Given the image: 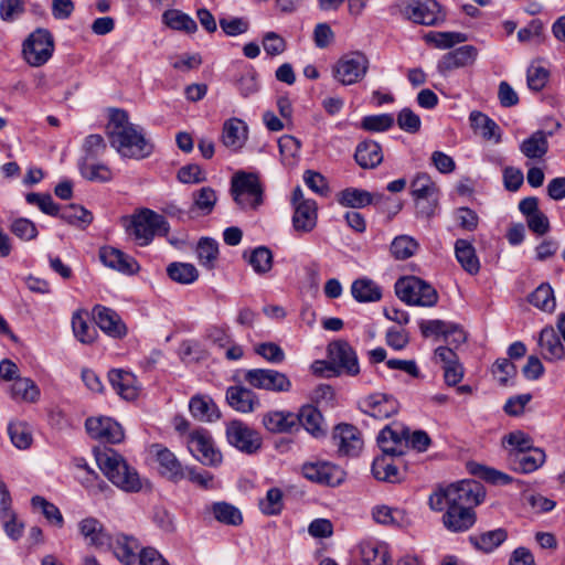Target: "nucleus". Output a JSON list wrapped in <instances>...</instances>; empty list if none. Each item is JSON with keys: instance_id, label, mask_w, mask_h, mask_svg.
Listing matches in <instances>:
<instances>
[{"instance_id": "obj_1", "label": "nucleus", "mask_w": 565, "mask_h": 565, "mask_svg": "<svg viewBox=\"0 0 565 565\" xmlns=\"http://www.w3.org/2000/svg\"><path fill=\"white\" fill-rule=\"evenodd\" d=\"M107 136L110 146L122 157L141 159L152 151L151 145L145 138L142 128L131 124L127 111L122 109L110 111Z\"/></svg>"}, {"instance_id": "obj_2", "label": "nucleus", "mask_w": 565, "mask_h": 565, "mask_svg": "<svg viewBox=\"0 0 565 565\" xmlns=\"http://www.w3.org/2000/svg\"><path fill=\"white\" fill-rule=\"evenodd\" d=\"M484 490L476 480H461L429 497V505L435 511L450 508H475L484 499Z\"/></svg>"}, {"instance_id": "obj_3", "label": "nucleus", "mask_w": 565, "mask_h": 565, "mask_svg": "<svg viewBox=\"0 0 565 565\" xmlns=\"http://www.w3.org/2000/svg\"><path fill=\"white\" fill-rule=\"evenodd\" d=\"M96 461L99 469L119 489L126 492H138L141 480L136 469L130 467L124 457L113 449L97 454Z\"/></svg>"}, {"instance_id": "obj_4", "label": "nucleus", "mask_w": 565, "mask_h": 565, "mask_svg": "<svg viewBox=\"0 0 565 565\" xmlns=\"http://www.w3.org/2000/svg\"><path fill=\"white\" fill-rule=\"evenodd\" d=\"M396 296L406 305L434 307L438 301L436 289L416 276H406L395 282Z\"/></svg>"}, {"instance_id": "obj_5", "label": "nucleus", "mask_w": 565, "mask_h": 565, "mask_svg": "<svg viewBox=\"0 0 565 565\" xmlns=\"http://www.w3.org/2000/svg\"><path fill=\"white\" fill-rule=\"evenodd\" d=\"M231 193L243 210H256L263 204L264 188L256 173L239 171L231 182Z\"/></svg>"}, {"instance_id": "obj_6", "label": "nucleus", "mask_w": 565, "mask_h": 565, "mask_svg": "<svg viewBox=\"0 0 565 565\" xmlns=\"http://www.w3.org/2000/svg\"><path fill=\"white\" fill-rule=\"evenodd\" d=\"M370 68L369 57L361 51H353L343 54L331 67L333 79L343 85L350 86L360 83Z\"/></svg>"}, {"instance_id": "obj_7", "label": "nucleus", "mask_w": 565, "mask_h": 565, "mask_svg": "<svg viewBox=\"0 0 565 565\" xmlns=\"http://www.w3.org/2000/svg\"><path fill=\"white\" fill-rule=\"evenodd\" d=\"M127 230L130 231L136 241L139 242V245L142 246L148 245L154 235H167L169 225L164 216L152 210L142 209L131 217Z\"/></svg>"}, {"instance_id": "obj_8", "label": "nucleus", "mask_w": 565, "mask_h": 565, "mask_svg": "<svg viewBox=\"0 0 565 565\" xmlns=\"http://www.w3.org/2000/svg\"><path fill=\"white\" fill-rule=\"evenodd\" d=\"M53 51L52 34L45 29H38L24 41L22 52L28 64L39 67L51 58Z\"/></svg>"}, {"instance_id": "obj_9", "label": "nucleus", "mask_w": 565, "mask_h": 565, "mask_svg": "<svg viewBox=\"0 0 565 565\" xmlns=\"http://www.w3.org/2000/svg\"><path fill=\"white\" fill-rule=\"evenodd\" d=\"M411 192L420 213L429 217L438 203L439 189L427 173H418L412 180Z\"/></svg>"}, {"instance_id": "obj_10", "label": "nucleus", "mask_w": 565, "mask_h": 565, "mask_svg": "<svg viewBox=\"0 0 565 565\" xmlns=\"http://www.w3.org/2000/svg\"><path fill=\"white\" fill-rule=\"evenodd\" d=\"M247 384L257 390L275 393L289 392L291 382L285 373L273 369H250L245 372Z\"/></svg>"}, {"instance_id": "obj_11", "label": "nucleus", "mask_w": 565, "mask_h": 565, "mask_svg": "<svg viewBox=\"0 0 565 565\" xmlns=\"http://www.w3.org/2000/svg\"><path fill=\"white\" fill-rule=\"evenodd\" d=\"M403 13L413 22L423 25H436L445 20L436 0H402Z\"/></svg>"}, {"instance_id": "obj_12", "label": "nucleus", "mask_w": 565, "mask_h": 565, "mask_svg": "<svg viewBox=\"0 0 565 565\" xmlns=\"http://www.w3.org/2000/svg\"><path fill=\"white\" fill-rule=\"evenodd\" d=\"M188 449L205 466L216 467L222 462V454L214 447L212 436L206 429H195L189 435Z\"/></svg>"}, {"instance_id": "obj_13", "label": "nucleus", "mask_w": 565, "mask_h": 565, "mask_svg": "<svg viewBox=\"0 0 565 565\" xmlns=\"http://www.w3.org/2000/svg\"><path fill=\"white\" fill-rule=\"evenodd\" d=\"M226 438L233 447L248 455L257 452L263 444L258 431L237 419L227 424Z\"/></svg>"}, {"instance_id": "obj_14", "label": "nucleus", "mask_w": 565, "mask_h": 565, "mask_svg": "<svg viewBox=\"0 0 565 565\" xmlns=\"http://www.w3.org/2000/svg\"><path fill=\"white\" fill-rule=\"evenodd\" d=\"M302 475L310 481L331 487L341 484L345 479L344 470L329 461L307 462L302 466Z\"/></svg>"}, {"instance_id": "obj_15", "label": "nucleus", "mask_w": 565, "mask_h": 565, "mask_svg": "<svg viewBox=\"0 0 565 565\" xmlns=\"http://www.w3.org/2000/svg\"><path fill=\"white\" fill-rule=\"evenodd\" d=\"M85 427L92 438L105 443L117 444L125 436L121 426L109 417L88 418Z\"/></svg>"}, {"instance_id": "obj_16", "label": "nucleus", "mask_w": 565, "mask_h": 565, "mask_svg": "<svg viewBox=\"0 0 565 565\" xmlns=\"http://www.w3.org/2000/svg\"><path fill=\"white\" fill-rule=\"evenodd\" d=\"M333 441L343 456H358L363 447L359 429L350 424H340L333 431Z\"/></svg>"}, {"instance_id": "obj_17", "label": "nucleus", "mask_w": 565, "mask_h": 565, "mask_svg": "<svg viewBox=\"0 0 565 565\" xmlns=\"http://www.w3.org/2000/svg\"><path fill=\"white\" fill-rule=\"evenodd\" d=\"M161 476L178 482L185 477V470L175 455L168 448L156 444L151 446Z\"/></svg>"}, {"instance_id": "obj_18", "label": "nucleus", "mask_w": 565, "mask_h": 565, "mask_svg": "<svg viewBox=\"0 0 565 565\" xmlns=\"http://www.w3.org/2000/svg\"><path fill=\"white\" fill-rule=\"evenodd\" d=\"M359 405L363 413L377 419L388 418L398 411L397 401L382 393L366 396L360 401Z\"/></svg>"}, {"instance_id": "obj_19", "label": "nucleus", "mask_w": 565, "mask_h": 565, "mask_svg": "<svg viewBox=\"0 0 565 565\" xmlns=\"http://www.w3.org/2000/svg\"><path fill=\"white\" fill-rule=\"evenodd\" d=\"M225 398L231 408L243 414L253 413L260 406L257 394L243 385L227 387Z\"/></svg>"}, {"instance_id": "obj_20", "label": "nucleus", "mask_w": 565, "mask_h": 565, "mask_svg": "<svg viewBox=\"0 0 565 565\" xmlns=\"http://www.w3.org/2000/svg\"><path fill=\"white\" fill-rule=\"evenodd\" d=\"M330 360L349 375L360 372L355 351L347 341H334L329 344Z\"/></svg>"}, {"instance_id": "obj_21", "label": "nucleus", "mask_w": 565, "mask_h": 565, "mask_svg": "<svg viewBox=\"0 0 565 565\" xmlns=\"http://www.w3.org/2000/svg\"><path fill=\"white\" fill-rule=\"evenodd\" d=\"M81 535L87 541L88 545L98 550L111 547V535H109L99 520L93 516L83 519L78 523Z\"/></svg>"}, {"instance_id": "obj_22", "label": "nucleus", "mask_w": 565, "mask_h": 565, "mask_svg": "<svg viewBox=\"0 0 565 565\" xmlns=\"http://www.w3.org/2000/svg\"><path fill=\"white\" fill-rule=\"evenodd\" d=\"M99 258L105 266L122 274L132 275L139 270V264L132 256L111 246L102 247Z\"/></svg>"}, {"instance_id": "obj_23", "label": "nucleus", "mask_w": 565, "mask_h": 565, "mask_svg": "<svg viewBox=\"0 0 565 565\" xmlns=\"http://www.w3.org/2000/svg\"><path fill=\"white\" fill-rule=\"evenodd\" d=\"M408 428L385 426L377 437L382 452L404 455L407 449Z\"/></svg>"}, {"instance_id": "obj_24", "label": "nucleus", "mask_w": 565, "mask_h": 565, "mask_svg": "<svg viewBox=\"0 0 565 565\" xmlns=\"http://www.w3.org/2000/svg\"><path fill=\"white\" fill-rule=\"evenodd\" d=\"M93 317L96 324L108 335L113 338L126 335L127 328L115 310L96 305L93 308Z\"/></svg>"}, {"instance_id": "obj_25", "label": "nucleus", "mask_w": 565, "mask_h": 565, "mask_svg": "<svg viewBox=\"0 0 565 565\" xmlns=\"http://www.w3.org/2000/svg\"><path fill=\"white\" fill-rule=\"evenodd\" d=\"M402 455H392L383 452L376 457L372 463V473L379 481L396 483L404 479V472L397 467L395 457Z\"/></svg>"}, {"instance_id": "obj_26", "label": "nucleus", "mask_w": 565, "mask_h": 565, "mask_svg": "<svg viewBox=\"0 0 565 565\" xmlns=\"http://www.w3.org/2000/svg\"><path fill=\"white\" fill-rule=\"evenodd\" d=\"M435 356L443 362L444 377L448 385H457L463 377V367L459 363L456 352L448 347H438Z\"/></svg>"}, {"instance_id": "obj_27", "label": "nucleus", "mask_w": 565, "mask_h": 565, "mask_svg": "<svg viewBox=\"0 0 565 565\" xmlns=\"http://www.w3.org/2000/svg\"><path fill=\"white\" fill-rule=\"evenodd\" d=\"M443 515L445 527L451 532H465L476 522L473 508H450L446 507Z\"/></svg>"}, {"instance_id": "obj_28", "label": "nucleus", "mask_w": 565, "mask_h": 565, "mask_svg": "<svg viewBox=\"0 0 565 565\" xmlns=\"http://www.w3.org/2000/svg\"><path fill=\"white\" fill-rule=\"evenodd\" d=\"M540 354L547 362L559 361L565 358V348L551 327L544 328L539 338Z\"/></svg>"}, {"instance_id": "obj_29", "label": "nucleus", "mask_w": 565, "mask_h": 565, "mask_svg": "<svg viewBox=\"0 0 565 565\" xmlns=\"http://www.w3.org/2000/svg\"><path fill=\"white\" fill-rule=\"evenodd\" d=\"M140 547L135 536L119 533L115 537L111 536V547L108 550H113L115 556L125 565H134Z\"/></svg>"}, {"instance_id": "obj_30", "label": "nucleus", "mask_w": 565, "mask_h": 565, "mask_svg": "<svg viewBox=\"0 0 565 565\" xmlns=\"http://www.w3.org/2000/svg\"><path fill=\"white\" fill-rule=\"evenodd\" d=\"M383 199V194L371 193L358 188H347L338 193V202L342 206L352 209H362L371 204H376Z\"/></svg>"}, {"instance_id": "obj_31", "label": "nucleus", "mask_w": 565, "mask_h": 565, "mask_svg": "<svg viewBox=\"0 0 565 565\" xmlns=\"http://www.w3.org/2000/svg\"><path fill=\"white\" fill-rule=\"evenodd\" d=\"M108 380L117 394L127 401H132L138 396V385L136 376L124 370H111L108 373Z\"/></svg>"}, {"instance_id": "obj_32", "label": "nucleus", "mask_w": 565, "mask_h": 565, "mask_svg": "<svg viewBox=\"0 0 565 565\" xmlns=\"http://www.w3.org/2000/svg\"><path fill=\"white\" fill-rule=\"evenodd\" d=\"M193 418L203 423H213L221 417V412L214 401L207 395H194L189 402Z\"/></svg>"}, {"instance_id": "obj_33", "label": "nucleus", "mask_w": 565, "mask_h": 565, "mask_svg": "<svg viewBox=\"0 0 565 565\" xmlns=\"http://www.w3.org/2000/svg\"><path fill=\"white\" fill-rule=\"evenodd\" d=\"M478 55V50L473 45H462L443 56L438 64L441 72L463 67L472 64Z\"/></svg>"}, {"instance_id": "obj_34", "label": "nucleus", "mask_w": 565, "mask_h": 565, "mask_svg": "<svg viewBox=\"0 0 565 565\" xmlns=\"http://www.w3.org/2000/svg\"><path fill=\"white\" fill-rule=\"evenodd\" d=\"M292 225L297 232H311L317 225V204L313 200H307L296 205L292 215Z\"/></svg>"}, {"instance_id": "obj_35", "label": "nucleus", "mask_w": 565, "mask_h": 565, "mask_svg": "<svg viewBox=\"0 0 565 565\" xmlns=\"http://www.w3.org/2000/svg\"><path fill=\"white\" fill-rule=\"evenodd\" d=\"M545 460V451L541 448H535L520 455L515 454L514 457L509 459V463L511 468L516 472L531 473L542 467Z\"/></svg>"}, {"instance_id": "obj_36", "label": "nucleus", "mask_w": 565, "mask_h": 565, "mask_svg": "<svg viewBox=\"0 0 565 565\" xmlns=\"http://www.w3.org/2000/svg\"><path fill=\"white\" fill-rule=\"evenodd\" d=\"M297 424L296 414L287 411H270L263 416L264 427L275 434L289 433Z\"/></svg>"}, {"instance_id": "obj_37", "label": "nucleus", "mask_w": 565, "mask_h": 565, "mask_svg": "<svg viewBox=\"0 0 565 565\" xmlns=\"http://www.w3.org/2000/svg\"><path fill=\"white\" fill-rule=\"evenodd\" d=\"M359 548L363 565H391L386 544L376 541H364Z\"/></svg>"}, {"instance_id": "obj_38", "label": "nucleus", "mask_w": 565, "mask_h": 565, "mask_svg": "<svg viewBox=\"0 0 565 565\" xmlns=\"http://www.w3.org/2000/svg\"><path fill=\"white\" fill-rule=\"evenodd\" d=\"M356 163L363 169H373L383 161V153L380 143L365 140L358 145L355 154Z\"/></svg>"}, {"instance_id": "obj_39", "label": "nucleus", "mask_w": 565, "mask_h": 565, "mask_svg": "<svg viewBox=\"0 0 565 565\" xmlns=\"http://www.w3.org/2000/svg\"><path fill=\"white\" fill-rule=\"evenodd\" d=\"M455 255L462 269L470 275H477L480 270V262L473 245L467 239L459 238L455 243Z\"/></svg>"}, {"instance_id": "obj_40", "label": "nucleus", "mask_w": 565, "mask_h": 565, "mask_svg": "<svg viewBox=\"0 0 565 565\" xmlns=\"http://www.w3.org/2000/svg\"><path fill=\"white\" fill-rule=\"evenodd\" d=\"M247 139V127L244 121L231 118L224 122L222 140L226 147L239 149Z\"/></svg>"}, {"instance_id": "obj_41", "label": "nucleus", "mask_w": 565, "mask_h": 565, "mask_svg": "<svg viewBox=\"0 0 565 565\" xmlns=\"http://www.w3.org/2000/svg\"><path fill=\"white\" fill-rule=\"evenodd\" d=\"M471 128L486 140L501 141L500 128L497 122L480 111H472L469 116Z\"/></svg>"}, {"instance_id": "obj_42", "label": "nucleus", "mask_w": 565, "mask_h": 565, "mask_svg": "<svg viewBox=\"0 0 565 565\" xmlns=\"http://www.w3.org/2000/svg\"><path fill=\"white\" fill-rule=\"evenodd\" d=\"M40 395L39 386L30 377H17L10 386V396L17 402L35 403Z\"/></svg>"}, {"instance_id": "obj_43", "label": "nucleus", "mask_w": 565, "mask_h": 565, "mask_svg": "<svg viewBox=\"0 0 565 565\" xmlns=\"http://www.w3.org/2000/svg\"><path fill=\"white\" fill-rule=\"evenodd\" d=\"M296 416L298 417V423L312 436L319 437L324 434L322 415L313 405L302 406Z\"/></svg>"}, {"instance_id": "obj_44", "label": "nucleus", "mask_w": 565, "mask_h": 565, "mask_svg": "<svg viewBox=\"0 0 565 565\" xmlns=\"http://www.w3.org/2000/svg\"><path fill=\"white\" fill-rule=\"evenodd\" d=\"M351 294L359 302L379 301L382 297L381 288L371 279L361 278L353 281Z\"/></svg>"}, {"instance_id": "obj_45", "label": "nucleus", "mask_w": 565, "mask_h": 565, "mask_svg": "<svg viewBox=\"0 0 565 565\" xmlns=\"http://www.w3.org/2000/svg\"><path fill=\"white\" fill-rule=\"evenodd\" d=\"M373 519L376 523L384 525L404 526L409 523V519L405 511L393 509L387 505H376L372 511Z\"/></svg>"}, {"instance_id": "obj_46", "label": "nucleus", "mask_w": 565, "mask_h": 565, "mask_svg": "<svg viewBox=\"0 0 565 565\" xmlns=\"http://www.w3.org/2000/svg\"><path fill=\"white\" fill-rule=\"evenodd\" d=\"M548 149V142L543 131H535L523 140L520 150L529 159L543 158Z\"/></svg>"}, {"instance_id": "obj_47", "label": "nucleus", "mask_w": 565, "mask_h": 565, "mask_svg": "<svg viewBox=\"0 0 565 565\" xmlns=\"http://www.w3.org/2000/svg\"><path fill=\"white\" fill-rule=\"evenodd\" d=\"M243 257L258 275L267 274L273 267V253L265 246H258L249 254L244 253Z\"/></svg>"}, {"instance_id": "obj_48", "label": "nucleus", "mask_w": 565, "mask_h": 565, "mask_svg": "<svg viewBox=\"0 0 565 565\" xmlns=\"http://www.w3.org/2000/svg\"><path fill=\"white\" fill-rule=\"evenodd\" d=\"M86 312L77 310L72 317V329L75 338L84 343L90 344L96 338V330L93 326L88 324Z\"/></svg>"}, {"instance_id": "obj_49", "label": "nucleus", "mask_w": 565, "mask_h": 565, "mask_svg": "<svg viewBox=\"0 0 565 565\" xmlns=\"http://www.w3.org/2000/svg\"><path fill=\"white\" fill-rule=\"evenodd\" d=\"M503 445L509 446L508 459L514 457L515 454L520 455L536 448L533 446L532 438L521 430H515L504 436Z\"/></svg>"}, {"instance_id": "obj_50", "label": "nucleus", "mask_w": 565, "mask_h": 565, "mask_svg": "<svg viewBox=\"0 0 565 565\" xmlns=\"http://www.w3.org/2000/svg\"><path fill=\"white\" fill-rule=\"evenodd\" d=\"M167 274L171 280L182 285H190L199 278L198 269L190 263H171Z\"/></svg>"}, {"instance_id": "obj_51", "label": "nucleus", "mask_w": 565, "mask_h": 565, "mask_svg": "<svg viewBox=\"0 0 565 565\" xmlns=\"http://www.w3.org/2000/svg\"><path fill=\"white\" fill-rule=\"evenodd\" d=\"M196 255L200 264L212 269L218 257V244L215 239L210 237H202L196 245Z\"/></svg>"}, {"instance_id": "obj_52", "label": "nucleus", "mask_w": 565, "mask_h": 565, "mask_svg": "<svg viewBox=\"0 0 565 565\" xmlns=\"http://www.w3.org/2000/svg\"><path fill=\"white\" fill-rule=\"evenodd\" d=\"M163 22L171 29L193 33L198 30L195 21L188 14L170 9L162 15Z\"/></svg>"}, {"instance_id": "obj_53", "label": "nucleus", "mask_w": 565, "mask_h": 565, "mask_svg": "<svg viewBox=\"0 0 565 565\" xmlns=\"http://www.w3.org/2000/svg\"><path fill=\"white\" fill-rule=\"evenodd\" d=\"M63 221L67 222L72 225L77 226H87L93 221V214L85 207L76 204H70L66 206L60 207L58 215Z\"/></svg>"}, {"instance_id": "obj_54", "label": "nucleus", "mask_w": 565, "mask_h": 565, "mask_svg": "<svg viewBox=\"0 0 565 565\" xmlns=\"http://www.w3.org/2000/svg\"><path fill=\"white\" fill-rule=\"evenodd\" d=\"M529 301L536 308L552 312L555 309L556 301L553 288L550 284H541L529 297Z\"/></svg>"}, {"instance_id": "obj_55", "label": "nucleus", "mask_w": 565, "mask_h": 565, "mask_svg": "<svg viewBox=\"0 0 565 565\" xmlns=\"http://www.w3.org/2000/svg\"><path fill=\"white\" fill-rule=\"evenodd\" d=\"M214 518L224 524L237 526L243 522L241 511L226 502H216L212 507Z\"/></svg>"}, {"instance_id": "obj_56", "label": "nucleus", "mask_w": 565, "mask_h": 565, "mask_svg": "<svg viewBox=\"0 0 565 565\" xmlns=\"http://www.w3.org/2000/svg\"><path fill=\"white\" fill-rule=\"evenodd\" d=\"M193 205L191 210H199L202 215H209L217 201V195L211 186H203L192 194Z\"/></svg>"}, {"instance_id": "obj_57", "label": "nucleus", "mask_w": 565, "mask_h": 565, "mask_svg": "<svg viewBox=\"0 0 565 565\" xmlns=\"http://www.w3.org/2000/svg\"><path fill=\"white\" fill-rule=\"evenodd\" d=\"M0 520L6 534L13 541H18L23 534V523L18 522L15 512L11 504L0 507Z\"/></svg>"}, {"instance_id": "obj_58", "label": "nucleus", "mask_w": 565, "mask_h": 565, "mask_svg": "<svg viewBox=\"0 0 565 565\" xmlns=\"http://www.w3.org/2000/svg\"><path fill=\"white\" fill-rule=\"evenodd\" d=\"M418 249V243L408 235L395 237L391 244V253L394 258L404 260L412 257Z\"/></svg>"}, {"instance_id": "obj_59", "label": "nucleus", "mask_w": 565, "mask_h": 565, "mask_svg": "<svg viewBox=\"0 0 565 565\" xmlns=\"http://www.w3.org/2000/svg\"><path fill=\"white\" fill-rule=\"evenodd\" d=\"M507 532L503 529L488 531L471 539L477 548L483 552H491L507 540Z\"/></svg>"}, {"instance_id": "obj_60", "label": "nucleus", "mask_w": 565, "mask_h": 565, "mask_svg": "<svg viewBox=\"0 0 565 565\" xmlns=\"http://www.w3.org/2000/svg\"><path fill=\"white\" fill-rule=\"evenodd\" d=\"M260 511L266 515H277L284 509V494L279 488H270L265 498L258 503Z\"/></svg>"}, {"instance_id": "obj_61", "label": "nucleus", "mask_w": 565, "mask_h": 565, "mask_svg": "<svg viewBox=\"0 0 565 565\" xmlns=\"http://www.w3.org/2000/svg\"><path fill=\"white\" fill-rule=\"evenodd\" d=\"M8 433L12 444L19 449H28L32 444V431L28 424L22 422L11 423Z\"/></svg>"}, {"instance_id": "obj_62", "label": "nucleus", "mask_w": 565, "mask_h": 565, "mask_svg": "<svg viewBox=\"0 0 565 565\" xmlns=\"http://www.w3.org/2000/svg\"><path fill=\"white\" fill-rule=\"evenodd\" d=\"M82 175L88 181L94 182H108L113 179L111 170L105 164L89 163L83 161L79 166Z\"/></svg>"}, {"instance_id": "obj_63", "label": "nucleus", "mask_w": 565, "mask_h": 565, "mask_svg": "<svg viewBox=\"0 0 565 565\" xmlns=\"http://www.w3.org/2000/svg\"><path fill=\"white\" fill-rule=\"evenodd\" d=\"M31 503L34 509L41 510L47 521L57 525L58 527L63 526V515L55 504L46 501L43 497L40 495L33 497Z\"/></svg>"}, {"instance_id": "obj_64", "label": "nucleus", "mask_w": 565, "mask_h": 565, "mask_svg": "<svg viewBox=\"0 0 565 565\" xmlns=\"http://www.w3.org/2000/svg\"><path fill=\"white\" fill-rule=\"evenodd\" d=\"M134 565H170L169 562L153 547H143L136 555Z\"/></svg>"}]
</instances>
